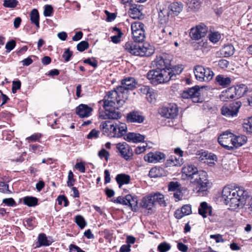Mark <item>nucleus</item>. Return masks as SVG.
Returning a JSON list of instances; mask_svg holds the SVG:
<instances>
[{
	"label": "nucleus",
	"mask_w": 252,
	"mask_h": 252,
	"mask_svg": "<svg viewBox=\"0 0 252 252\" xmlns=\"http://www.w3.org/2000/svg\"><path fill=\"white\" fill-rule=\"evenodd\" d=\"M133 49L130 54L135 56H150L154 53V50L152 48L146 47L137 43Z\"/></svg>",
	"instance_id": "obj_16"
},
{
	"label": "nucleus",
	"mask_w": 252,
	"mask_h": 252,
	"mask_svg": "<svg viewBox=\"0 0 252 252\" xmlns=\"http://www.w3.org/2000/svg\"><path fill=\"white\" fill-rule=\"evenodd\" d=\"M171 60L168 59L166 55H162L157 56L155 60L153 62L152 64L156 69L160 70H165L169 71L170 70L172 74H175L176 76L179 75L182 71V69L178 68V70L171 68Z\"/></svg>",
	"instance_id": "obj_5"
},
{
	"label": "nucleus",
	"mask_w": 252,
	"mask_h": 252,
	"mask_svg": "<svg viewBox=\"0 0 252 252\" xmlns=\"http://www.w3.org/2000/svg\"><path fill=\"white\" fill-rule=\"evenodd\" d=\"M247 141V137L245 135H241L233 137V147L238 148L245 144Z\"/></svg>",
	"instance_id": "obj_32"
},
{
	"label": "nucleus",
	"mask_w": 252,
	"mask_h": 252,
	"mask_svg": "<svg viewBox=\"0 0 252 252\" xmlns=\"http://www.w3.org/2000/svg\"><path fill=\"white\" fill-rule=\"evenodd\" d=\"M194 46L198 50H202L203 51L204 49L208 48V44L206 41L202 40L198 42H194Z\"/></svg>",
	"instance_id": "obj_51"
},
{
	"label": "nucleus",
	"mask_w": 252,
	"mask_h": 252,
	"mask_svg": "<svg viewBox=\"0 0 252 252\" xmlns=\"http://www.w3.org/2000/svg\"><path fill=\"white\" fill-rule=\"evenodd\" d=\"M116 148L121 156L126 160H130L133 156V152L130 147L126 142L119 143L116 145Z\"/></svg>",
	"instance_id": "obj_15"
},
{
	"label": "nucleus",
	"mask_w": 252,
	"mask_h": 252,
	"mask_svg": "<svg viewBox=\"0 0 252 252\" xmlns=\"http://www.w3.org/2000/svg\"><path fill=\"white\" fill-rule=\"evenodd\" d=\"M208 32L207 26L201 23L197 25L195 28H192L189 32V36L193 40H199L204 37Z\"/></svg>",
	"instance_id": "obj_10"
},
{
	"label": "nucleus",
	"mask_w": 252,
	"mask_h": 252,
	"mask_svg": "<svg viewBox=\"0 0 252 252\" xmlns=\"http://www.w3.org/2000/svg\"><path fill=\"white\" fill-rule=\"evenodd\" d=\"M22 201L24 205L30 207H35L38 204V199L33 196H27L19 199V203Z\"/></svg>",
	"instance_id": "obj_30"
},
{
	"label": "nucleus",
	"mask_w": 252,
	"mask_h": 252,
	"mask_svg": "<svg viewBox=\"0 0 252 252\" xmlns=\"http://www.w3.org/2000/svg\"><path fill=\"white\" fill-rule=\"evenodd\" d=\"M141 206L143 208L147 209L150 214L155 212V205L151 194L142 198Z\"/></svg>",
	"instance_id": "obj_19"
},
{
	"label": "nucleus",
	"mask_w": 252,
	"mask_h": 252,
	"mask_svg": "<svg viewBox=\"0 0 252 252\" xmlns=\"http://www.w3.org/2000/svg\"><path fill=\"white\" fill-rule=\"evenodd\" d=\"M159 37L165 38L164 42L168 41L175 37V32L174 29L170 26H165L159 28Z\"/></svg>",
	"instance_id": "obj_18"
},
{
	"label": "nucleus",
	"mask_w": 252,
	"mask_h": 252,
	"mask_svg": "<svg viewBox=\"0 0 252 252\" xmlns=\"http://www.w3.org/2000/svg\"><path fill=\"white\" fill-rule=\"evenodd\" d=\"M110 121H106L101 123L100 125V129L102 134L105 136H109L110 135Z\"/></svg>",
	"instance_id": "obj_39"
},
{
	"label": "nucleus",
	"mask_w": 252,
	"mask_h": 252,
	"mask_svg": "<svg viewBox=\"0 0 252 252\" xmlns=\"http://www.w3.org/2000/svg\"><path fill=\"white\" fill-rule=\"evenodd\" d=\"M116 180L119 185L120 188L122 185L128 184L130 181V177L129 175L125 174H120L117 175Z\"/></svg>",
	"instance_id": "obj_33"
},
{
	"label": "nucleus",
	"mask_w": 252,
	"mask_h": 252,
	"mask_svg": "<svg viewBox=\"0 0 252 252\" xmlns=\"http://www.w3.org/2000/svg\"><path fill=\"white\" fill-rule=\"evenodd\" d=\"M99 131L95 129H92L88 134L87 138L89 139L97 138L98 137Z\"/></svg>",
	"instance_id": "obj_60"
},
{
	"label": "nucleus",
	"mask_w": 252,
	"mask_h": 252,
	"mask_svg": "<svg viewBox=\"0 0 252 252\" xmlns=\"http://www.w3.org/2000/svg\"><path fill=\"white\" fill-rule=\"evenodd\" d=\"M18 3L17 0H4L3 5L5 7L13 8L16 7Z\"/></svg>",
	"instance_id": "obj_48"
},
{
	"label": "nucleus",
	"mask_w": 252,
	"mask_h": 252,
	"mask_svg": "<svg viewBox=\"0 0 252 252\" xmlns=\"http://www.w3.org/2000/svg\"><path fill=\"white\" fill-rule=\"evenodd\" d=\"M89 47V44L86 41H82L77 45V50L79 52H83Z\"/></svg>",
	"instance_id": "obj_50"
},
{
	"label": "nucleus",
	"mask_w": 252,
	"mask_h": 252,
	"mask_svg": "<svg viewBox=\"0 0 252 252\" xmlns=\"http://www.w3.org/2000/svg\"><path fill=\"white\" fill-rule=\"evenodd\" d=\"M233 137L234 135L228 131L223 132L218 138V142L227 150L233 149Z\"/></svg>",
	"instance_id": "obj_13"
},
{
	"label": "nucleus",
	"mask_w": 252,
	"mask_h": 252,
	"mask_svg": "<svg viewBox=\"0 0 252 252\" xmlns=\"http://www.w3.org/2000/svg\"><path fill=\"white\" fill-rule=\"evenodd\" d=\"M2 203L8 206L14 207L16 206V203L12 198H4L2 200Z\"/></svg>",
	"instance_id": "obj_61"
},
{
	"label": "nucleus",
	"mask_w": 252,
	"mask_h": 252,
	"mask_svg": "<svg viewBox=\"0 0 252 252\" xmlns=\"http://www.w3.org/2000/svg\"><path fill=\"white\" fill-rule=\"evenodd\" d=\"M182 164V158L171 156L166 162V166H180Z\"/></svg>",
	"instance_id": "obj_38"
},
{
	"label": "nucleus",
	"mask_w": 252,
	"mask_h": 252,
	"mask_svg": "<svg viewBox=\"0 0 252 252\" xmlns=\"http://www.w3.org/2000/svg\"><path fill=\"white\" fill-rule=\"evenodd\" d=\"M38 245L36 247H40L42 246H48L51 244L52 242L48 240L46 235L44 233H40L38 236Z\"/></svg>",
	"instance_id": "obj_40"
},
{
	"label": "nucleus",
	"mask_w": 252,
	"mask_h": 252,
	"mask_svg": "<svg viewBox=\"0 0 252 252\" xmlns=\"http://www.w3.org/2000/svg\"><path fill=\"white\" fill-rule=\"evenodd\" d=\"M235 51V48L232 44L225 45L221 49V52L225 57L232 56Z\"/></svg>",
	"instance_id": "obj_41"
},
{
	"label": "nucleus",
	"mask_w": 252,
	"mask_h": 252,
	"mask_svg": "<svg viewBox=\"0 0 252 252\" xmlns=\"http://www.w3.org/2000/svg\"><path fill=\"white\" fill-rule=\"evenodd\" d=\"M137 42H132V41H128L126 43L124 48L129 53H131V52H132L133 48L135 47V45Z\"/></svg>",
	"instance_id": "obj_54"
},
{
	"label": "nucleus",
	"mask_w": 252,
	"mask_h": 252,
	"mask_svg": "<svg viewBox=\"0 0 252 252\" xmlns=\"http://www.w3.org/2000/svg\"><path fill=\"white\" fill-rule=\"evenodd\" d=\"M171 249V245L166 243H161L158 247V250L159 252H166Z\"/></svg>",
	"instance_id": "obj_49"
},
{
	"label": "nucleus",
	"mask_w": 252,
	"mask_h": 252,
	"mask_svg": "<svg viewBox=\"0 0 252 252\" xmlns=\"http://www.w3.org/2000/svg\"><path fill=\"white\" fill-rule=\"evenodd\" d=\"M198 86L188 89L182 93V97L185 99H190L194 103H200L203 101V98L201 96V89Z\"/></svg>",
	"instance_id": "obj_6"
},
{
	"label": "nucleus",
	"mask_w": 252,
	"mask_h": 252,
	"mask_svg": "<svg viewBox=\"0 0 252 252\" xmlns=\"http://www.w3.org/2000/svg\"><path fill=\"white\" fill-rule=\"evenodd\" d=\"M111 42L117 44L121 41V39L124 35V33L121 30L117 27H114L111 30Z\"/></svg>",
	"instance_id": "obj_26"
},
{
	"label": "nucleus",
	"mask_w": 252,
	"mask_h": 252,
	"mask_svg": "<svg viewBox=\"0 0 252 252\" xmlns=\"http://www.w3.org/2000/svg\"><path fill=\"white\" fill-rule=\"evenodd\" d=\"M178 108L174 103L169 104L162 107L159 111L160 115L167 118L174 119L178 114Z\"/></svg>",
	"instance_id": "obj_14"
},
{
	"label": "nucleus",
	"mask_w": 252,
	"mask_h": 252,
	"mask_svg": "<svg viewBox=\"0 0 252 252\" xmlns=\"http://www.w3.org/2000/svg\"><path fill=\"white\" fill-rule=\"evenodd\" d=\"M53 13V8L51 5L47 4L44 6L43 14L45 17H50Z\"/></svg>",
	"instance_id": "obj_53"
},
{
	"label": "nucleus",
	"mask_w": 252,
	"mask_h": 252,
	"mask_svg": "<svg viewBox=\"0 0 252 252\" xmlns=\"http://www.w3.org/2000/svg\"><path fill=\"white\" fill-rule=\"evenodd\" d=\"M232 80L230 77L221 74L219 75L216 77V82L223 88H226L230 85Z\"/></svg>",
	"instance_id": "obj_28"
},
{
	"label": "nucleus",
	"mask_w": 252,
	"mask_h": 252,
	"mask_svg": "<svg viewBox=\"0 0 252 252\" xmlns=\"http://www.w3.org/2000/svg\"><path fill=\"white\" fill-rule=\"evenodd\" d=\"M30 20L37 28H39V15L36 9H33L30 14Z\"/></svg>",
	"instance_id": "obj_37"
},
{
	"label": "nucleus",
	"mask_w": 252,
	"mask_h": 252,
	"mask_svg": "<svg viewBox=\"0 0 252 252\" xmlns=\"http://www.w3.org/2000/svg\"><path fill=\"white\" fill-rule=\"evenodd\" d=\"M233 87H230L221 92L220 95V99L222 101H228L231 99H235Z\"/></svg>",
	"instance_id": "obj_25"
},
{
	"label": "nucleus",
	"mask_w": 252,
	"mask_h": 252,
	"mask_svg": "<svg viewBox=\"0 0 252 252\" xmlns=\"http://www.w3.org/2000/svg\"><path fill=\"white\" fill-rule=\"evenodd\" d=\"M168 70L169 71L166 72L155 68L148 72L147 77L154 85L166 83L171 80H175L177 78L176 74H172L170 70Z\"/></svg>",
	"instance_id": "obj_3"
},
{
	"label": "nucleus",
	"mask_w": 252,
	"mask_h": 252,
	"mask_svg": "<svg viewBox=\"0 0 252 252\" xmlns=\"http://www.w3.org/2000/svg\"><path fill=\"white\" fill-rule=\"evenodd\" d=\"M196 79L200 82H208L212 80L214 75L209 68H205L201 65H197L194 69Z\"/></svg>",
	"instance_id": "obj_8"
},
{
	"label": "nucleus",
	"mask_w": 252,
	"mask_h": 252,
	"mask_svg": "<svg viewBox=\"0 0 252 252\" xmlns=\"http://www.w3.org/2000/svg\"><path fill=\"white\" fill-rule=\"evenodd\" d=\"M75 222L81 229H83L86 225L84 218L80 215L76 216Z\"/></svg>",
	"instance_id": "obj_44"
},
{
	"label": "nucleus",
	"mask_w": 252,
	"mask_h": 252,
	"mask_svg": "<svg viewBox=\"0 0 252 252\" xmlns=\"http://www.w3.org/2000/svg\"><path fill=\"white\" fill-rule=\"evenodd\" d=\"M243 128L247 132L252 133V117L249 118L243 124Z\"/></svg>",
	"instance_id": "obj_52"
},
{
	"label": "nucleus",
	"mask_w": 252,
	"mask_h": 252,
	"mask_svg": "<svg viewBox=\"0 0 252 252\" xmlns=\"http://www.w3.org/2000/svg\"><path fill=\"white\" fill-rule=\"evenodd\" d=\"M121 85L111 90V107L117 109L122 107L125 102L123 97L125 91L132 90L137 83L134 78L127 77L122 80Z\"/></svg>",
	"instance_id": "obj_2"
},
{
	"label": "nucleus",
	"mask_w": 252,
	"mask_h": 252,
	"mask_svg": "<svg viewBox=\"0 0 252 252\" xmlns=\"http://www.w3.org/2000/svg\"><path fill=\"white\" fill-rule=\"evenodd\" d=\"M93 111L92 107L87 104H81L76 108V114L81 118L90 117Z\"/></svg>",
	"instance_id": "obj_20"
},
{
	"label": "nucleus",
	"mask_w": 252,
	"mask_h": 252,
	"mask_svg": "<svg viewBox=\"0 0 252 252\" xmlns=\"http://www.w3.org/2000/svg\"><path fill=\"white\" fill-rule=\"evenodd\" d=\"M190 183L194 187L198 195H204L209 186L207 173L200 170L197 174L194 175L193 178L190 181Z\"/></svg>",
	"instance_id": "obj_4"
},
{
	"label": "nucleus",
	"mask_w": 252,
	"mask_h": 252,
	"mask_svg": "<svg viewBox=\"0 0 252 252\" xmlns=\"http://www.w3.org/2000/svg\"><path fill=\"white\" fill-rule=\"evenodd\" d=\"M41 137L40 133H36L32 135L31 136L26 138V140L29 142L38 141Z\"/></svg>",
	"instance_id": "obj_56"
},
{
	"label": "nucleus",
	"mask_w": 252,
	"mask_h": 252,
	"mask_svg": "<svg viewBox=\"0 0 252 252\" xmlns=\"http://www.w3.org/2000/svg\"><path fill=\"white\" fill-rule=\"evenodd\" d=\"M165 158V155L160 152H151L144 157L145 161L151 163H157Z\"/></svg>",
	"instance_id": "obj_21"
},
{
	"label": "nucleus",
	"mask_w": 252,
	"mask_h": 252,
	"mask_svg": "<svg viewBox=\"0 0 252 252\" xmlns=\"http://www.w3.org/2000/svg\"><path fill=\"white\" fill-rule=\"evenodd\" d=\"M198 213L203 218H206L207 214L212 215V209L211 206H209L206 202H202L200 203L198 209Z\"/></svg>",
	"instance_id": "obj_27"
},
{
	"label": "nucleus",
	"mask_w": 252,
	"mask_h": 252,
	"mask_svg": "<svg viewBox=\"0 0 252 252\" xmlns=\"http://www.w3.org/2000/svg\"><path fill=\"white\" fill-rule=\"evenodd\" d=\"M169 11L166 7H160L158 11V23L164 26L169 21Z\"/></svg>",
	"instance_id": "obj_22"
},
{
	"label": "nucleus",
	"mask_w": 252,
	"mask_h": 252,
	"mask_svg": "<svg viewBox=\"0 0 252 252\" xmlns=\"http://www.w3.org/2000/svg\"><path fill=\"white\" fill-rule=\"evenodd\" d=\"M186 3L188 8L194 11L197 10L200 7V2L198 0H187Z\"/></svg>",
	"instance_id": "obj_42"
},
{
	"label": "nucleus",
	"mask_w": 252,
	"mask_h": 252,
	"mask_svg": "<svg viewBox=\"0 0 252 252\" xmlns=\"http://www.w3.org/2000/svg\"><path fill=\"white\" fill-rule=\"evenodd\" d=\"M131 17L133 19L140 18L142 16L141 7L140 5L132 4L130 6Z\"/></svg>",
	"instance_id": "obj_35"
},
{
	"label": "nucleus",
	"mask_w": 252,
	"mask_h": 252,
	"mask_svg": "<svg viewBox=\"0 0 252 252\" xmlns=\"http://www.w3.org/2000/svg\"><path fill=\"white\" fill-rule=\"evenodd\" d=\"M233 89L234 90V96L236 99L241 97L247 92V87L244 84L233 87Z\"/></svg>",
	"instance_id": "obj_34"
},
{
	"label": "nucleus",
	"mask_w": 252,
	"mask_h": 252,
	"mask_svg": "<svg viewBox=\"0 0 252 252\" xmlns=\"http://www.w3.org/2000/svg\"><path fill=\"white\" fill-rule=\"evenodd\" d=\"M241 106L240 101L233 102L228 106H223L221 109V114L227 117L236 116Z\"/></svg>",
	"instance_id": "obj_11"
},
{
	"label": "nucleus",
	"mask_w": 252,
	"mask_h": 252,
	"mask_svg": "<svg viewBox=\"0 0 252 252\" xmlns=\"http://www.w3.org/2000/svg\"><path fill=\"white\" fill-rule=\"evenodd\" d=\"M98 155L100 158H104L107 161L109 157V153L104 149H102L98 152Z\"/></svg>",
	"instance_id": "obj_62"
},
{
	"label": "nucleus",
	"mask_w": 252,
	"mask_h": 252,
	"mask_svg": "<svg viewBox=\"0 0 252 252\" xmlns=\"http://www.w3.org/2000/svg\"><path fill=\"white\" fill-rule=\"evenodd\" d=\"M248 196V192L242 187L233 189L229 186H225L223 188L221 194L224 203L228 205L232 210L242 208L246 203Z\"/></svg>",
	"instance_id": "obj_1"
},
{
	"label": "nucleus",
	"mask_w": 252,
	"mask_h": 252,
	"mask_svg": "<svg viewBox=\"0 0 252 252\" xmlns=\"http://www.w3.org/2000/svg\"><path fill=\"white\" fill-rule=\"evenodd\" d=\"M145 136L139 133L129 132L126 135L125 139L129 142L134 143L141 142L144 141Z\"/></svg>",
	"instance_id": "obj_29"
},
{
	"label": "nucleus",
	"mask_w": 252,
	"mask_h": 252,
	"mask_svg": "<svg viewBox=\"0 0 252 252\" xmlns=\"http://www.w3.org/2000/svg\"><path fill=\"white\" fill-rule=\"evenodd\" d=\"M179 184L177 182H171L168 185V190L170 191H175L179 189Z\"/></svg>",
	"instance_id": "obj_59"
},
{
	"label": "nucleus",
	"mask_w": 252,
	"mask_h": 252,
	"mask_svg": "<svg viewBox=\"0 0 252 252\" xmlns=\"http://www.w3.org/2000/svg\"><path fill=\"white\" fill-rule=\"evenodd\" d=\"M162 170V168H158V167H153L151 169L149 173V176L151 178H157L158 177H160L162 174L160 172V170Z\"/></svg>",
	"instance_id": "obj_45"
},
{
	"label": "nucleus",
	"mask_w": 252,
	"mask_h": 252,
	"mask_svg": "<svg viewBox=\"0 0 252 252\" xmlns=\"http://www.w3.org/2000/svg\"><path fill=\"white\" fill-rule=\"evenodd\" d=\"M125 199L126 201V205L130 206L131 208L136 209L137 207V199L136 198L133 197L130 194H127L126 196Z\"/></svg>",
	"instance_id": "obj_43"
},
{
	"label": "nucleus",
	"mask_w": 252,
	"mask_h": 252,
	"mask_svg": "<svg viewBox=\"0 0 252 252\" xmlns=\"http://www.w3.org/2000/svg\"><path fill=\"white\" fill-rule=\"evenodd\" d=\"M126 120L128 123L141 124L144 121L145 117L142 112L134 110L127 114Z\"/></svg>",
	"instance_id": "obj_17"
},
{
	"label": "nucleus",
	"mask_w": 252,
	"mask_h": 252,
	"mask_svg": "<svg viewBox=\"0 0 252 252\" xmlns=\"http://www.w3.org/2000/svg\"><path fill=\"white\" fill-rule=\"evenodd\" d=\"M21 83L20 81H13L12 82V92L13 93H16L17 91L20 89Z\"/></svg>",
	"instance_id": "obj_63"
},
{
	"label": "nucleus",
	"mask_w": 252,
	"mask_h": 252,
	"mask_svg": "<svg viewBox=\"0 0 252 252\" xmlns=\"http://www.w3.org/2000/svg\"><path fill=\"white\" fill-rule=\"evenodd\" d=\"M152 196L154 202L156 205L157 203H158L161 206H165L166 202L164 200V197L163 194L157 192L154 194H151Z\"/></svg>",
	"instance_id": "obj_36"
},
{
	"label": "nucleus",
	"mask_w": 252,
	"mask_h": 252,
	"mask_svg": "<svg viewBox=\"0 0 252 252\" xmlns=\"http://www.w3.org/2000/svg\"><path fill=\"white\" fill-rule=\"evenodd\" d=\"M208 38L210 41L216 43L220 39L221 35L218 32H214L209 34Z\"/></svg>",
	"instance_id": "obj_46"
},
{
	"label": "nucleus",
	"mask_w": 252,
	"mask_h": 252,
	"mask_svg": "<svg viewBox=\"0 0 252 252\" xmlns=\"http://www.w3.org/2000/svg\"><path fill=\"white\" fill-rule=\"evenodd\" d=\"M127 126L126 124L119 121H111V133L113 137H121L126 132Z\"/></svg>",
	"instance_id": "obj_12"
},
{
	"label": "nucleus",
	"mask_w": 252,
	"mask_h": 252,
	"mask_svg": "<svg viewBox=\"0 0 252 252\" xmlns=\"http://www.w3.org/2000/svg\"><path fill=\"white\" fill-rule=\"evenodd\" d=\"M131 29L132 38L135 42H142L145 38V25L141 22H135L131 24Z\"/></svg>",
	"instance_id": "obj_7"
},
{
	"label": "nucleus",
	"mask_w": 252,
	"mask_h": 252,
	"mask_svg": "<svg viewBox=\"0 0 252 252\" xmlns=\"http://www.w3.org/2000/svg\"><path fill=\"white\" fill-rule=\"evenodd\" d=\"M74 175L71 171H70L68 174V180L67 185L68 187H72L74 185L75 180L74 179Z\"/></svg>",
	"instance_id": "obj_64"
},
{
	"label": "nucleus",
	"mask_w": 252,
	"mask_h": 252,
	"mask_svg": "<svg viewBox=\"0 0 252 252\" xmlns=\"http://www.w3.org/2000/svg\"><path fill=\"white\" fill-rule=\"evenodd\" d=\"M16 43L13 39L8 41L5 45L6 52L8 53L12 50L16 46Z\"/></svg>",
	"instance_id": "obj_55"
},
{
	"label": "nucleus",
	"mask_w": 252,
	"mask_h": 252,
	"mask_svg": "<svg viewBox=\"0 0 252 252\" xmlns=\"http://www.w3.org/2000/svg\"><path fill=\"white\" fill-rule=\"evenodd\" d=\"M0 191L1 192L10 193L11 191L8 189V185L2 181V179H0Z\"/></svg>",
	"instance_id": "obj_58"
},
{
	"label": "nucleus",
	"mask_w": 252,
	"mask_h": 252,
	"mask_svg": "<svg viewBox=\"0 0 252 252\" xmlns=\"http://www.w3.org/2000/svg\"><path fill=\"white\" fill-rule=\"evenodd\" d=\"M183 4L180 2H174L171 3L167 9L170 10L175 16L178 15L182 10Z\"/></svg>",
	"instance_id": "obj_31"
},
{
	"label": "nucleus",
	"mask_w": 252,
	"mask_h": 252,
	"mask_svg": "<svg viewBox=\"0 0 252 252\" xmlns=\"http://www.w3.org/2000/svg\"><path fill=\"white\" fill-rule=\"evenodd\" d=\"M199 171L195 166L191 164L185 166L182 168V172L186 175L190 181L192 178H193L194 175L197 174Z\"/></svg>",
	"instance_id": "obj_24"
},
{
	"label": "nucleus",
	"mask_w": 252,
	"mask_h": 252,
	"mask_svg": "<svg viewBox=\"0 0 252 252\" xmlns=\"http://www.w3.org/2000/svg\"><path fill=\"white\" fill-rule=\"evenodd\" d=\"M73 53L71 51L69 48L65 49L62 56L65 62H67L72 56Z\"/></svg>",
	"instance_id": "obj_57"
},
{
	"label": "nucleus",
	"mask_w": 252,
	"mask_h": 252,
	"mask_svg": "<svg viewBox=\"0 0 252 252\" xmlns=\"http://www.w3.org/2000/svg\"><path fill=\"white\" fill-rule=\"evenodd\" d=\"M110 97V91H108L107 94L104 98L99 101V103L102 104L103 109H100L99 111V117L102 119H110V100L108 99Z\"/></svg>",
	"instance_id": "obj_9"
},
{
	"label": "nucleus",
	"mask_w": 252,
	"mask_h": 252,
	"mask_svg": "<svg viewBox=\"0 0 252 252\" xmlns=\"http://www.w3.org/2000/svg\"><path fill=\"white\" fill-rule=\"evenodd\" d=\"M119 108L111 107V121L112 120H118L121 118L122 114L118 110Z\"/></svg>",
	"instance_id": "obj_47"
},
{
	"label": "nucleus",
	"mask_w": 252,
	"mask_h": 252,
	"mask_svg": "<svg viewBox=\"0 0 252 252\" xmlns=\"http://www.w3.org/2000/svg\"><path fill=\"white\" fill-rule=\"evenodd\" d=\"M192 212L191 207L189 204L183 205L180 209H177L174 212V216L177 219H181L184 216L190 215Z\"/></svg>",
	"instance_id": "obj_23"
}]
</instances>
